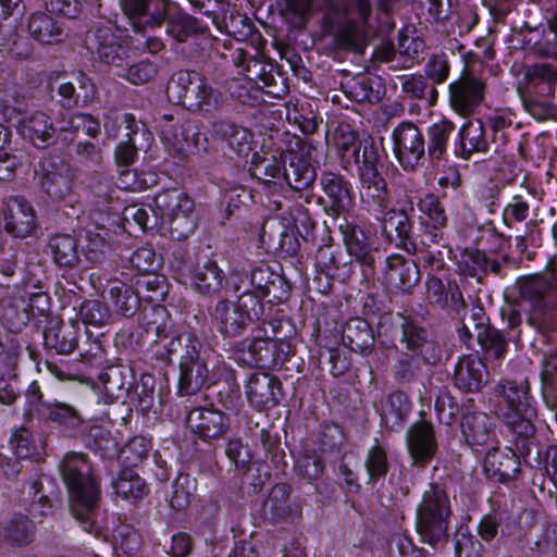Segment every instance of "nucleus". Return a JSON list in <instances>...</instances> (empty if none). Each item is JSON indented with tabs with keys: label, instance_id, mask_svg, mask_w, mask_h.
I'll use <instances>...</instances> for the list:
<instances>
[{
	"label": "nucleus",
	"instance_id": "obj_23",
	"mask_svg": "<svg viewBox=\"0 0 557 557\" xmlns=\"http://www.w3.org/2000/svg\"><path fill=\"white\" fill-rule=\"evenodd\" d=\"M494 393L506 405L504 412H524L537 416L535 400L531 395V386L528 379L520 381L502 379L494 386Z\"/></svg>",
	"mask_w": 557,
	"mask_h": 557
},
{
	"label": "nucleus",
	"instance_id": "obj_53",
	"mask_svg": "<svg viewBox=\"0 0 557 557\" xmlns=\"http://www.w3.org/2000/svg\"><path fill=\"white\" fill-rule=\"evenodd\" d=\"M48 249L54 263L63 268H74L81 261L77 240L70 234H55L49 238Z\"/></svg>",
	"mask_w": 557,
	"mask_h": 557
},
{
	"label": "nucleus",
	"instance_id": "obj_7",
	"mask_svg": "<svg viewBox=\"0 0 557 557\" xmlns=\"http://www.w3.org/2000/svg\"><path fill=\"white\" fill-rule=\"evenodd\" d=\"M188 343L180 356L177 384L180 396L196 395L213 383L214 349L201 339H193Z\"/></svg>",
	"mask_w": 557,
	"mask_h": 557
},
{
	"label": "nucleus",
	"instance_id": "obj_2",
	"mask_svg": "<svg viewBox=\"0 0 557 557\" xmlns=\"http://www.w3.org/2000/svg\"><path fill=\"white\" fill-rule=\"evenodd\" d=\"M371 0H324L321 5L322 28L333 36L334 44L342 50L358 54L368 46L367 25L372 16Z\"/></svg>",
	"mask_w": 557,
	"mask_h": 557
},
{
	"label": "nucleus",
	"instance_id": "obj_11",
	"mask_svg": "<svg viewBox=\"0 0 557 557\" xmlns=\"http://www.w3.org/2000/svg\"><path fill=\"white\" fill-rule=\"evenodd\" d=\"M395 157L406 172H416L428 162L424 132L410 121L399 123L392 133Z\"/></svg>",
	"mask_w": 557,
	"mask_h": 557
},
{
	"label": "nucleus",
	"instance_id": "obj_21",
	"mask_svg": "<svg viewBox=\"0 0 557 557\" xmlns=\"http://www.w3.org/2000/svg\"><path fill=\"white\" fill-rule=\"evenodd\" d=\"M485 82L473 75H465L448 86L449 104L459 115H470L484 99Z\"/></svg>",
	"mask_w": 557,
	"mask_h": 557
},
{
	"label": "nucleus",
	"instance_id": "obj_33",
	"mask_svg": "<svg viewBox=\"0 0 557 557\" xmlns=\"http://www.w3.org/2000/svg\"><path fill=\"white\" fill-rule=\"evenodd\" d=\"M483 470L487 479L499 483H508L516 480L520 473L519 456L512 449L502 451L492 447L485 455Z\"/></svg>",
	"mask_w": 557,
	"mask_h": 557
},
{
	"label": "nucleus",
	"instance_id": "obj_3",
	"mask_svg": "<svg viewBox=\"0 0 557 557\" xmlns=\"http://www.w3.org/2000/svg\"><path fill=\"white\" fill-rule=\"evenodd\" d=\"M516 286L529 304L527 324L548 338L557 330V256L548 260L544 271L519 277Z\"/></svg>",
	"mask_w": 557,
	"mask_h": 557
},
{
	"label": "nucleus",
	"instance_id": "obj_8",
	"mask_svg": "<svg viewBox=\"0 0 557 557\" xmlns=\"http://www.w3.org/2000/svg\"><path fill=\"white\" fill-rule=\"evenodd\" d=\"M233 358L244 366L268 370L280 369L292 355L286 341L262 337L252 332L251 337L236 341L232 347Z\"/></svg>",
	"mask_w": 557,
	"mask_h": 557
},
{
	"label": "nucleus",
	"instance_id": "obj_1",
	"mask_svg": "<svg viewBox=\"0 0 557 557\" xmlns=\"http://www.w3.org/2000/svg\"><path fill=\"white\" fill-rule=\"evenodd\" d=\"M58 470L67 488L72 516L85 532L99 536L102 530L98 520L101 487L89 456L82 451H67L60 459Z\"/></svg>",
	"mask_w": 557,
	"mask_h": 557
},
{
	"label": "nucleus",
	"instance_id": "obj_26",
	"mask_svg": "<svg viewBox=\"0 0 557 557\" xmlns=\"http://www.w3.org/2000/svg\"><path fill=\"white\" fill-rule=\"evenodd\" d=\"M246 394L248 401L257 410L270 409L283 398L282 382L270 373L257 372L250 375Z\"/></svg>",
	"mask_w": 557,
	"mask_h": 557
},
{
	"label": "nucleus",
	"instance_id": "obj_36",
	"mask_svg": "<svg viewBox=\"0 0 557 557\" xmlns=\"http://www.w3.org/2000/svg\"><path fill=\"white\" fill-rule=\"evenodd\" d=\"M525 90L523 94L541 98L554 96L557 85V63L537 62L524 70Z\"/></svg>",
	"mask_w": 557,
	"mask_h": 557
},
{
	"label": "nucleus",
	"instance_id": "obj_64",
	"mask_svg": "<svg viewBox=\"0 0 557 557\" xmlns=\"http://www.w3.org/2000/svg\"><path fill=\"white\" fill-rule=\"evenodd\" d=\"M158 63L149 59H143L132 64L126 60L123 66L115 72L119 77L136 86L152 82L158 76Z\"/></svg>",
	"mask_w": 557,
	"mask_h": 557
},
{
	"label": "nucleus",
	"instance_id": "obj_22",
	"mask_svg": "<svg viewBox=\"0 0 557 557\" xmlns=\"http://www.w3.org/2000/svg\"><path fill=\"white\" fill-rule=\"evenodd\" d=\"M165 33L178 44L203 36L209 33V27L201 18L187 12L178 2L173 1L166 16Z\"/></svg>",
	"mask_w": 557,
	"mask_h": 557
},
{
	"label": "nucleus",
	"instance_id": "obj_10",
	"mask_svg": "<svg viewBox=\"0 0 557 557\" xmlns=\"http://www.w3.org/2000/svg\"><path fill=\"white\" fill-rule=\"evenodd\" d=\"M234 64L242 69L245 78L255 84L262 83V88L272 98L282 99L289 92L285 75L264 55L240 50L234 55Z\"/></svg>",
	"mask_w": 557,
	"mask_h": 557
},
{
	"label": "nucleus",
	"instance_id": "obj_52",
	"mask_svg": "<svg viewBox=\"0 0 557 557\" xmlns=\"http://www.w3.org/2000/svg\"><path fill=\"white\" fill-rule=\"evenodd\" d=\"M153 202L161 218L195 211L194 200L177 188L165 189L158 193L153 198Z\"/></svg>",
	"mask_w": 557,
	"mask_h": 557
},
{
	"label": "nucleus",
	"instance_id": "obj_44",
	"mask_svg": "<svg viewBox=\"0 0 557 557\" xmlns=\"http://www.w3.org/2000/svg\"><path fill=\"white\" fill-rule=\"evenodd\" d=\"M411 403L405 392L396 391L382 400L380 416L382 424L389 431H398L405 424Z\"/></svg>",
	"mask_w": 557,
	"mask_h": 557
},
{
	"label": "nucleus",
	"instance_id": "obj_60",
	"mask_svg": "<svg viewBox=\"0 0 557 557\" xmlns=\"http://www.w3.org/2000/svg\"><path fill=\"white\" fill-rule=\"evenodd\" d=\"M36 525L27 516L15 513L7 522L3 530L4 540L12 546L24 547L33 543Z\"/></svg>",
	"mask_w": 557,
	"mask_h": 557
},
{
	"label": "nucleus",
	"instance_id": "obj_5",
	"mask_svg": "<svg viewBox=\"0 0 557 557\" xmlns=\"http://www.w3.org/2000/svg\"><path fill=\"white\" fill-rule=\"evenodd\" d=\"M451 515L450 499L445 486L437 482L430 483L417 507V532L422 542L433 547L447 543Z\"/></svg>",
	"mask_w": 557,
	"mask_h": 557
},
{
	"label": "nucleus",
	"instance_id": "obj_57",
	"mask_svg": "<svg viewBox=\"0 0 557 557\" xmlns=\"http://www.w3.org/2000/svg\"><path fill=\"white\" fill-rule=\"evenodd\" d=\"M422 359L408 351H401L392 366V376L400 386L416 384L422 375Z\"/></svg>",
	"mask_w": 557,
	"mask_h": 557
},
{
	"label": "nucleus",
	"instance_id": "obj_49",
	"mask_svg": "<svg viewBox=\"0 0 557 557\" xmlns=\"http://www.w3.org/2000/svg\"><path fill=\"white\" fill-rule=\"evenodd\" d=\"M139 327L147 335L159 339L176 326L165 307L150 306L140 312Z\"/></svg>",
	"mask_w": 557,
	"mask_h": 557
},
{
	"label": "nucleus",
	"instance_id": "obj_30",
	"mask_svg": "<svg viewBox=\"0 0 557 557\" xmlns=\"http://www.w3.org/2000/svg\"><path fill=\"white\" fill-rule=\"evenodd\" d=\"M38 420L55 424L69 437H76L82 433L86 422L75 407L55 399L40 408Z\"/></svg>",
	"mask_w": 557,
	"mask_h": 557
},
{
	"label": "nucleus",
	"instance_id": "obj_41",
	"mask_svg": "<svg viewBox=\"0 0 557 557\" xmlns=\"http://www.w3.org/2000/svg\"><path fill=\"white\" fill-rule=\"evenodd\" d=\"M222 103V94L213 88L202 75L180 103L191 112L212 113Z\"/></svg>",
	"mask_w": 557,
	"mask_h": 557
},
{
	"label": "nucleus",
	"instance_id": "obj_17",
	"mask_svg": "<svg viewBox=\"0 0 557 557\" xmlns=\"http://www.w3.org/2000/svg\"><path fill=\"white\" fill-rule=\"evenodd\" d=\"M186 423L191 433L205 442L223 438L231 429L230 417L212 406L193 408Z\"/></svg>",
	"mask_w": 557,
	"mask_h": 557
},
{
	"label": "nucleus",
	"instance_id": "obj_55",
	"mask_svg": "<svg viewBox=\"0 0 557 557\" xmlns=\"http://www.w3.org/2000/svg\"><path fill=\"white\" fill-rule=\"evenodd\" d=\"M112 486L117 496L131 502L140 500L148 493L145 480L131 467H125L119 472Z\"/></svg>",
	"mask_w": 557,
	"mask_h": 557
},
{
	"label": "nucleus",
	"instance_id": "obj_28",
	"mask_svg": "<svg viewBox=\"0 0 557 557\" xmlns=\"http://www.w3.org/2000/svg\"><path fill=\"white\" fill-rule=\"evenodd\" d=\"M40 183L42 189L51 199L70 203L72 212H65L69 216L78 218L82 210L73 205V175L67 164L51 165V169L42 175Z\"/></svg>",
	"mask_w": 557,
	"mask_h": 557
},
{
	"label": "nucleus",
	"instance_id": "obj_32",
	"mask_svg": "<svg viewBox=\"0 0 557 557\" xmlns=\"http://www.w3.org/2000/svg\"><path fill=\"white\" fill-rule=\"evenodd\" d=\"M480 152H490L485 127L481 120H469L460 128H456L453 154L462 160H470L474 153Z\"/></svg>",
	"mask_w": 557,
	"mask_h": 557
},
{
	"label": "nucleus",
	"instance_id": "obj_50",
	"mask_svg": "<svg viewBox=\"0 0 557 557\" xmlns=\"http://www.w3.org/2000/svg\"><path fill=\"white\" fill-rule=\"evenodd\" d=\"M200 339L196 334L191 332H180L176 327L160 337L153 339L151 347L152 351L158 360L164 362H171L174 355H177L186 349L188 341Z\"/></svg>",
	"mask_w": 557,
	"mask_h": 557
},
{
	"label": "nucleus",
	"instance_id": "obj_51",
	"mask_svg": "<svg viewBox=\"0 0 557 557\" xmlns=\"http://www.w3.org/2000/svg\"><path fill=\"white\" fill-rule=\"evenodd\" d=\"M7 341L9 344L7 363L9 370L5 379L8 382L2 386V405H12L21 396L22 392V385L16 372L17 360L21 352V339L16 336H10Z\"/></svg>",
	"mask_w": 557,
	"mask_h": 557
},
{
	"label": "nucleus",
	"instance_id": "obj_40",
	"mask_svg": "<svg viewBox=\"0 0 557 557\" xmlns=\"http://www.w3.org/2000/svg\"><path fill=\"white\" fill-rule=\"evenodd\" d=\"M194 289L202 296H219L224 287L225 274L215 261L197 264L189 275Z\"/></svg>",
	"mask_w": 557,
	"mask_h": 557
},
{
	"label": "nucleus",
	"instance_id": "obj_48",
	"mask_svg": "<svg viewBox=\"0 0 557 557\" xmlns=\"http://www.w3.org/2000/svg\"><path fill=\"white\" fill-rule=\"evenodd\" d=\"M260 240L262 245L267 246L268 250H272L283 257L295 256L300 248V243L294 228L283 225H276L275 230L271 227L270 232L264 226Z\"/></svg>",
	"mask_w": 557,
	"mask_h": 557
},
{
	"label": "nucleus",
	"instance_id": "obj_42",
	"mask_svg": "<svg viewBox=\"0 0 557 557\" xmlns=\"http://www.w3.org/2000/svg\"><path fill=\"white\" fill-rule=\"evenodd\" d=\"M79 325L77 322H58L44 332V345L58 354L69 355L78 347Z\"/></svg>",
	"mask_w": 557,
	"mask_h": 557
},
{
	"label": "nucleus",
	"instance_id": "obj_46",
	"mask_svg": "<svg viewBox=\"0 0 557 557\" xmlns=\"http://www.w3.org/2000/svg\"><path fill=\"white\" fill-rule=\"evenodd\" d=\"M28 30L35 40L44 45L60 44L66 37L63 23L44 12L30 15Z\"/></svg>",
	"mask_w": 557,
	"mask_h": 557
},
{
	"label": "nucleus",
	"instance_id": "obj_43",
	"mask_svg": "<svg viewBox=\"0 0 557 557\" xmlns=\"http://www.w3.org/2000/svg\"><path fill=\"white\" fill-rule=\"evenodd\" d=\"M540 382L544 406L554 413V421L557 424V349L543 355Z\"/></svg>",
	"mask_w": 557,
	"mask_h": 557
},
{
	"label": "nucleus",
	"instance_id": "obj_38",
	"mask_svg": "<svg viewBox=\"0 0 557 557\" xmlns=\"http://www.w3.org/2000/svg\"><path fill=\"white\" fill-rule=\"evenodd\" d=\"M201 137L202 134L191 121L180 123L177 120L176 125L163 126V140L171 144L181 158L199 150Z\"/></svg>",
	"mask_w": 557,
	"mask_h": 557
},
{
	"label": "nucleus",
	"instance_id": "obj_39",
	"mask_svg": "<svg viewBox=\"0 0 557 557\" xmlns=\"http://www.w3.org/2000/svg\"><path fill=\"white\" fill-rule=\"evenodd\" d=\"M536 416L525 414L524 412H503L502 419L508 430L516 436L515 445L520 455L528 456L531 446L535 444L536 429L533 419Z\"/></svg>",
	"mask_w": 557,
	"mask_h": 557
},
{
	"label": "nucleus",
	"instance_id": "obj_14",
	"mask_svg": "<svg viewBox=\"0 0 557 557\" xmlns=\"http://www.w3.org/2000/svg\"><path fill=\"white\" fill-rule=\"evenodd\" d=\"M473 400L467 399L461 405L460 431L466 443L478 450L479 447L495 442V418L473 409Z\"/></svg>",
	"mask_w": 557,
	"mask_h": 557
},
{
	"label": "nucleus",
	"instance_id": "obj_31",
	"mask_svg": "<svg viewBox=\"0 0 557 557\" xmlns=\"http://www.w3.org/2000/svg\"><path fill=\"white\" fill-rule=\"evenodd\" d=\"M454 385L465 393H478L488 382L486 364L478 355H463L455 366Z\"/></svg>",
	"mask_w": 557,
	"mask_h": 557
},
{
	"label": "nucleus",
	"instance_id": "obj_47",
	"mask_svg": "<svg viewBox=\"0 0 557 557\" xmlns=\"http://www.w3.org/2000/svg\"><path fill=\"white\" fill-rule=\"evenodd\" d=\"M276 273L268 263H257L245 274L239 284L234 285L233 290L235 293H247L263 302L264 292L271 280L275 278Z\"/></svg>",
	"mask_w": 557,
	"mask_h": 557
},
{
	"label": "nucleus",
	"instance_id": "obj_4",
	"mask_svg": "<svg viewBox=\"0 0 557 557\" xmlns=\"http://www.w3.org/2000/svg\"><path fill=\"white\" fill-rule=\"evenodd\" d=\"M210 317L216 332L226 341L243 337L249 331L259 333L260 324H271L274 333L281 326V321L275 325L268 320L264 302L247 293H240L236 300L220 298L210 309Z\"/></svg>",
	"mask_w": 557,
	"mask_h": 557
},
{
	"label": "nucleus",
	"instance_id": "obj_25",
	"mask_svg": "<svg viewBox=\"0 0 557 557\" xmlns=\"http://www.w3.org/2000/svg\"><path fill=\"white\" fill-rule=\"evenodd\" d=\"M103 389L102 398L106 404L119 400L125 404L135 386L134 370L127 364H112L107 367L98 375Z\"/></svg>",
	"mask_w": 557,
	"mask_h": 557
},
{
	"label": "nucleus",
	"instance_id": "obj_35",
	"mask_svg": "<svg viewBox=\"0 0 557 557\" xmlns=\"http://www.w3.org/2000/svg\"><path fill=\"white\" fill-rule=\"evenodd\" d=\"M425 287L430 305L441 309L450 308L457 315L465 313L466 301L456 282H448L446 286L441 278L429 276Z\"/></svg>",
	"mask_w": 557,
	"mask_h": 557
},
{
	"label": "nucleus",
	"instance_id": "obj_56",
	"mask_svg": "<svg viewBox=\"0 0 557 557\" xmlns=\"http://www.w3.org/2000/svg\"><path fill=\"white\" fill-rule=\"evenodd\" d=\"M213 132L226 140L228 146L239 156L248 154L251 150L250 144L253 135L244 126L222 120L213 123Z\"/></svg>",
	"mask_w": 557,
	"mask_h": 557
},
{
	"label": "nucleus",
	"instance_id": "obj_27",
	"mask_svg": "<svg viewBox=\"0 0 557 557\" xmlns=\"http://www.w3.org/2000/svg\"><path fill=\"white\" fill-rule=\"evenodd\" d=\"M424 138L428 163L438 165L442 162H447L450 152V144L454 139L456 140V124L443 117L426 127Z\"/></svg>",
	"mask_w": 557,
	"mask_h": 557
},
{
	"label": "nucleus",
	"instance_id": "obj_16",
	"mask_svg": "<svg viewBox=\"0 0 557 557\" xmlns=\"http://www.w3.org/2000/svg\"><path fill=\"white\" fill-rule=\"evenodd\" d=\"M375 220L382 223V233L389 244L409 255H416L418 247L413 223L407 209H387Z\"/></svg>",
	"mask_w": 557,
	"mask_h": 557
},
{
	"label": "nucleus",
	"instance_id": "obj_63",
	"mask_svg": "<svg viewBox=\"0 0 557 557\" xmlns=\"http://www.w3.org/2000/svg\"><path fill=\"white\" fill-rule=\"evenodd\" d=\"M227 90L233 100L249 107H257L265 102L264 88L247 78H234L230 82Z\"/></svg>",
	"mask_w": 557,
	"mask_h": 557
},
{
	"label": "nucleus",
	"instance_id": "obj_24",
	"mask_svg": "<svg viewBox=\"0 0 557 557\" xmlns=\"http://www.w3.org/2000/svg\"><path fill=\"white\" fill-rule=\"evenodd\" d=\"M4 230L14 237L28 236L36 226L35 210L23 196H10L2 203Z\"/></svg>",
	"mask_w": 557,
	"mask_h": 557
},
{
	"label": "nucleus",
	"instance_id": "obj_45",
	"mask_svg": "<svg viewBox=\"0 0 557 557\" xmlns=\"http://www.w3.org/2000/svg\"><path fill=\"white\" fill-rule=\"evenodd\" d=\"M356 264L348 253L345 255L341 250L335 252L331 247L320 248L317 256V265L321 271L343 283L351 277Z\"/></svg>",
	"mask_w": 557,
	"mask_h": 557
},
{
	"label": "nucleus",
	"instance_id": "obj_62",
	"mask_svg": "<svg viewBox=\"0 0 557 557\" xmlns=\"http://www.w3.org/2000/svg\"><path fill=\"white\" fill-rule=\"evenodd\" d=\"M172 0H148L137 20L135 32L156 29L164 25Z\"/></svg>",
	"mask_w": 557,
	"mask_h": 557
},
{
	"label": "nucleus",
	"instance_id": "obj_6",
	"mask_svg": "<svg viewBox=\"0 0 557 557\" xmlns=\"http://www.w3.org/2000/svg\"><path fill=\"white\" fill-rule=\"evenodd\" d=\"M50 311L49 297L45 293H35L26 300V292L22 286V273L18 282L14 284L2 282V326H5L12 336H16L27 325L30 314L45 317Z\"/></svg>",
	"mask_w": 557,
	"mask_h": 557
},
{
	"label": "nucleus",
	"instance_id": "obj_9",
	"mask_svg": "<svg viewBox=\"0 0 557 557\" xmlns=\"http://www.w3.org/2000/svg\"><path fill=\"white\" fill-rule=\"evenodd\" d=\"M338 230L347 253L360 268L362 282H373L376 275V263L382 260L380 249L373 246L370 235L351 216H342Z\"/></svg>",
	"mask_w": 557,
	"mask_h": 557
},
{
	"label": "nucleus",
	"instance_id": "obj_20",
	"mask_svg": "<svg viewBox=\"0 0 557 557\" xmlns=\"http://www.w3.org/2000/svg\"><path fill=\"white\" fill-rule=\"evenodd\" d=\"M399 343L405 344L409 354L419 356L423 363L435 366L442 361L443 350L430 332L408 318Z\"/></svg>",
	"mask_w": 557,
	"mask_h": 557
},
{
	"label": "nucleus",
	"instance_id": "obj_12",
	"mask_svg": "<svg viewBox=\"0 0 557 557\" xmlns=\"http://www.w3.org/2000/svg\"><path fill=\"white\" fill-rule=\"evenodd\" d=\"M86 47L96 53L101 62L115 66L116 71L129 57V48L108 25L99 24L92 27L86 35Z\"/></svg>",
	"mask_w": 557,
	"mask_h": 557
},
{
	"label": "nucleus",
	"instance_id": "obj_37",
	"mask_svg": "<svg viewBox=\"0 0 557 557\" xmlns=\"http://www.w3.org/2000/svg\"><path fill=\"white\" fill-rule=\"evenodd\" d=\"M344 346L362 356L373 352L375 335L370 323L363 318L349 319L342 329Z\"/></svg>",
	"mask_w": 557,
	"mask_h": 557
},
{
	"label": "nucleus",
	"instance_id": "obj_58",
	"mask_svg": "<svg viewBox=\"0 0 557 557\" xmlns=\"http://www.w3.org/2000/svg\"><path fill=\"white\" fill-rule=\"evenodd\" d=\"M465 267L471 277H476L481 282L488 273L504 276L502 273V263L480 249H466Z\"/></svg>",
	"mask_w": 557,
	"mask_h": 557
},
{
	"label": "nucleus",
	"instance_id": "obj_54",
	"mask_svg": "<svg viewBox=\"0 0 557 557\" xmlns=\"http://www.w3.org/2000/svg\"><path fill=\"white\" fill-rule=\"evenodd\" d=\"M109 296L115 312L124 318H132L140 309L139 296L131 285L122 281L111 282Z\"/></svg>",
	"mask_w": 557,
	"mask_h": 557
},
{
	"label": "nucleus",
	"instance_id": "obj_15",
	"mask_svg": "<svg viewBox=\"0 0 557 557\" xmlns=\"http://www.w3.org/2000/svg\"><path fill=\"white\" fill-rule=\"evenodd\" d=\"M293 488L287 483H277L263 502L262 513L272 523H295L302 517V505L298 496H293Z\"/></svg>",
	"mask_w": 557,
	"mask_h": 557
},
{
	"label": "nucleus",
	"instance_id": "obj_19",
	"mask_svg": "<svg viewBox=\"0 0 557 557\" xmlns=\"http://www.w3.org/2000/svg\"><path fill=\"white\" fill-rule=\"evenodd\" d=\"M319 184L327 198L325 211L327 214L339 218L343 216L354 206L352 184L344 175L335 172H322Z\"/></svg>",
	"mask_w": 557,
	"mask_h": 557
},
{
	"label": "nucleus",
	"instance_id": "obj_13",
	"mask_svg": "<svg viewBox=\"0 0 557 557\" xmlns=\"http://www.w3.org/2000/svg\"><path fill=\"white\" fill-rule=\"evenodd\" d=\"M283 180L296 191L310 188L315 178L317 172L310 158L305 153L300 138H295V147L289 145L282 150Z\"/></svg>",
	"mask_w": 557,
	"mask_h": 557
},
{
	"label": "nucleus",
	"instance_id": "obj_61",
	"mask_svg": "<svg viewBox=\"0 0 557 557\" xmlns=\"http://www.w3.org/2000/svg\"><path fill=\"white\" fill-rule=\"evenodd\" d=\"M363 466L368 474L367 484L374 486L387 475L391 468L386 448L376 442L367 450Z\"/></svg>",
	"mask_w": 557,
	"mask_h": 557
},
{
	"label": "nucleus",
	"instance_id": "obj_18",
	"mask_svg": "<svg viewBox=\"0 0 557 557\" xmlns=\"http://www.w3.org/2000/svg\"><path fill=\"white\" fill-rule=\"evenodd\" d=\"M406 444L412 465L426 467L438 450L434 424L422 416L408 428Z\"/></svg>",
	"mask_w": 557,
	"mask_h": 557
},
{
	"label": "nucleus",
	"instance_id": "obj_59",
	"mask_svg": "<svg viewBox=\"0 0 557 557\" xmlns=\"http://www.w3.org/2000/svg\"><path fill=\"white\" fill-rule=\"evenodd\" d=\"M22 134L39 149H45L55 141L52 123L44 113H36L27 119L23 124Z\"/></svg>",
	"mask_w": 557,
	"mask_h": 557
},
{
	"label": "nucleus",
	"instance_id": "obj_29",
	"mask_svg": "<svg viewBox=\"0 0 557 557\" xmlns=\"http://www.w3.org/2000/svg\"><path fill=\"white\" fill-rule=\"evenodd\" d=\"M384 278L391 288L411 294L420 282L419 267L412 259L394 253L385 258Z\"/></svg>",
	"mask_w": 557,
	"mask_h": 557
},
{
	"label": "nucleus",
	"instance_id": "obj_34",
	"mask_svg": "<svg viewBox=\"0 0 557 557\" xmlns=\"http://www.w3.org/2000/svg\"><path fill=\"white\" fill-rule=\"evenodd\" d=\"M71 77V81L61 83L57 89L61 107L67 110L87 106L96 94V86L85 72L75 71Z\"/></svg>",
	"mask_w": 557,
	"mask_h": 557
}]
</instances>
